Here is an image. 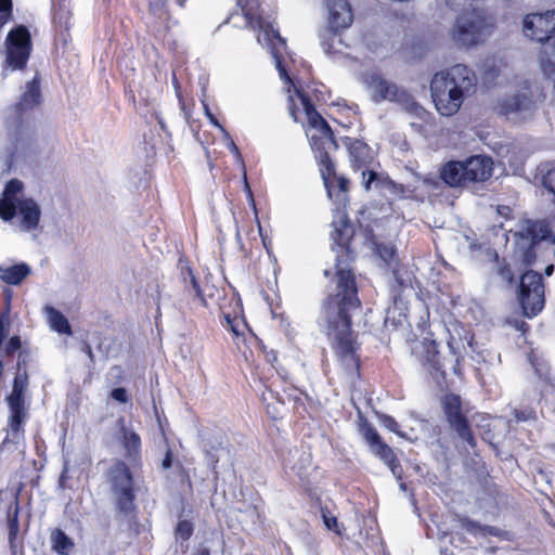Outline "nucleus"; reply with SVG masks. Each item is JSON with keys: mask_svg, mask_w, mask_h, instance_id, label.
<instances>
[{"mask_svg": "<svg viewBox=\"0 0 555 555\" xmlns=\"http://www.w3.org/2000/svg\"><path fill=\"white\" fill-rule=\"evenodd\" d=\"M331 238L337 246L333 272L335 294H330L323 302L320 325L333 339V347L346 370L358 372L360 364L356 353V343L350 330V312L360 306L354 274L350 262L349 242L353 227L344 210L337 209L332 221Z\"/></svg>", "mask_w": 555, "mask_h": 555, "instance_id": "1", "label": "nucleus"}, {"mask_svg": "<svg viewBox=\"0 0 555 555\" xmlns=\"http://www.w3.org/2000/svg\"><path fill=\"white\" fill-rule=\"evenodd\" d=\"M476 88L477 76L464 64H455L436 73L430 81L435 107L440 115L447 117L455 115Z\"/></svg>", "mask_w": 555, "mask_h": 555, "instance_id": "2", "label": "nucleus"}, {"mask_svg": "<svg viewBox=\"0 0 555 555\" xmlns=\"http://www.w3.org/2000/svg\"><path fill=\"white\" fill-rule=\"evenodd\" d=\"M280 52L283 59V65L285 68L286 77H282L281 73H279L280 78L284 80L286 83L294 87L298 98L301 101V104L304 106L305 113L308 117V121L310 127L312 128L313 132L309 135L310 139V145L314 153L315 158L319 160L320 165L322 166V176L324 179V184L327 190V194L330 197H332V188L328 184L327 178L325 175H331L333 171V163L330 158V153L332 151L337 150L338 145L334 139L333 131L331 127L328 126L327 121L315 111L314 106L310 102L309 98L296 87V85L293 82L292 78L289 77L287 73V60L291 59V54L286 51V47L280 48ZM278 72H280L278 69Z\"/></svg>", "mask_w": 555, "mask_h": 555, "instance_id": "3", "label": "nucleus"}, {"mask_svg": "<svg viewBox=\"0 0 555 555\" xmlns=\"http://www.w3.org/2000/svg\"><path fill=\"white\" fill-rule=\"evenodd\" d=\"M241 14L235 12L229 16L234 26L251 27L258 31L257 41L267 47L274 60L276 69L286 77L280 48H285V40L273 27L270 15H267L260 0H236Z\"/></svg>", "mask_w": 555, "mask_h": 555, "instance_id": "4", "label": "nucleus"}, {"mask_svg": "<svg viewBox=\"0 0 555 555\" xmlns=\"http://www.w3.org/2000/svg\"><path fill=\"white\" fill-rule=\"evenodd\" d=\"M363 83L375 103L383 101H390L398 103L405 112L421 117L424 114V108L413 99V96L405 90L398 88V86L376 72L367 73L363 76Z\"/></svg>", "mask_w": 555, "mask_h": 555, "instance_id": "5", "label": "nucleus"}, {"mask_svg": "<svg viewBox=\"0 0 555 555\" xmlns=\"http://www.w3.org/2000/svg\"><path fill=\"white\" fill-rule=\"evenodd\" d=\"M116 508L122 514L134 511L135 488L131 468L122 460H115L105 474Z\"/></svg>", "mask_w": 555, "mask_h": 555, "instance_id": "6", "label": "nucleus"}, {"mask_svg": "<svg viewBox=\"0 0 555 555\" xmlns=\"http://www.w3.org/2000/svg\"><path fill=\"white\" fill-rule=\"evenodd\" d=\"M5 65L2 69V77L5 78L8 69H23L29 59L31 51V38L24 25L11 29L5 38Z\"/></svg>", "mask_w": 555, "mask_h": 555, "instance_id": "7", "label": "nucleus"}, {"mask_svg": "<svg viewBox=\"0 0 555 555\" xmlns=\"http://www.w3.org/2000/svg\"><path fill=\"white\" fill-rule=\"evenodd\" d=\"M518 301L525 317H537L544 308V284L542 275L535 271L525 272L519 282Z\"/></svg>", "mask_w": 555, "mask_h": 555, "instance_id": "8", "label": "nucleus"}, {"mask_svg": "<svg viewBox=\"0 0 555 555\" xmlns=\"http://www.w3.org/2000/svg\"><path fill=\"white\" fill-rule=\"evenodd\" d=\"M40 103V85L37 76L27 82L20 102L10 108L7 117V128L12 135H17L26 120L27 112Z\"/></svg>", "mask_w": 555, "mask_h": 555, "instance_id": "9", "label": "nucleus"}, {"mask_svg": "<svg viewBox=\"0 0 555 555\" xmlns=\"http://www.w3.org/2000/svg\"><path fill=\"white\" fill-rule=\"evenodd\" d=\"M361 435L370 448V451L383 461L398 479L401 478L402 469L392 449L382 439L377 430L369 423L360 428Z\"/></svg>", "mask_w": 555, "mask_h": 555, "instance_id": "10", "label": "nucleus"}, {"mask_svg": "<svg viewBox=\"0 0 555 555\" xmlns=\"http://www.w3.org/2000/svg\"><path fill=\"white\" fill-rule=\"evenodd\" d=\"M555 30V10H547L544 13H530L524 18V35L531 40L543 43L552 39L551 34Z\"/></svg>", "mask_w": 555, "mask_h": 555, "instance_id": "11", "label": "nucleus"}, {"mask_svg": "<svg viewBox=\"0 0 555 555\" xmlns=\"http://www.w3.org/2000/svg\"><path fill=\"white\" fill-rule=\"evenodd\" d=\"M443 411L447 421L451 428H453L457 436L469 447L475 448L476 440L472 434L467 418L461 411V398L456 395L450 393L443 398Z\"/></svg>", "mask_w": 555, "mask_h": 555, "instance_id": "12", "label": "nucleus"}, {"mask_svg": "<svg viewBox=\"0 0 555 555\" xmlns=\"http://www.w3.org/2000/svg\"><path fill=\"white\" fill-rule=\"evenodd\" d=\"M348 151L351 167L354 171H361L362 184L365 190H369L377 177L376 172L370 169L373 160L370 146L361 140H353L349 143Z\"/></svg>", "mask_w": 555, "mask_h": 555, "instance_id": "13", "label": "nucleus"}, {"mask_svg": "<svg viewBox=\"0 0 555 555\" xmlns=\"http://www.w3.org/2000/svg\"><path fill=\"white\" fill-rule=\"evenodd\" d=\"M119 430L116 439L124 449V456L133 465L141 459V438L132 428L126 426L124 418L118 421Z\"/></svg>", "mask_w": 555, "mask_h": 555, "instance_id": "14", "label": "nucleus"}, {"mask_svg": "<svg viewBox=\"0 0 555 555\" xmlns=\"http://www.w3.org/2000/svg\"><path fill=\"white\" fill-rule=\"evenodd\" d=\"M328 25L333 30L348 28L353 20L350 4L346 0H327Z\"/></svg>", "mask_w": 555, "mask_h": 555, "instance_id": "15", "label": "nucleus"}, {"mask_svg": "<svg viewBox=\"0 0 555 555\" xmlns=\"http://www.w3.org/2000/svg\"><path fill=\"white\" fill-rule=\"evenodd\" d=\"M183 280V295L181 301H184L191 309L198 307H207V300L203 291L193 274L192 270L188 268L182 271Z\"/></svg>", "mask_w": 555, "mask_h": 555, "instance_id": "16", "label": "nucleus"}, {"mask_svg": "<svg viewBox=\"0 0 555 555\" xmlns=\"http://www.w3.org/2000/svg\"><path fill=\"white\" fill-rule=\"evenodd\" d=\"M492 165L491 158L486 156H472L463 162L467 183L489 179L492 175Z\"/></svg>", "mask_w": 555, "mask_h": 555, "instance_id": "17", "label": "nucleus"}, {"mask_svg": "<svg viewBox=\"0 0 555 555\" xmlns=\"http://www.w3.org/2000/svg\"><path fill=\"white\" fill-rule=\"evenodd\" d=\"M515 235L527 241V245L530 248L538 242L547 240L551 236V231L544 221L525 220L519 224V230Z\"/></svg>", "mask_w": 555, "mask_h": 555, "instance_id": "18", "label": "nucleus"}, {"mask_svg": "<svg viewBox=\"0 0 555 555\" xmlns=\"http://www.w3.org/2000/svg\"><path fill=\"white\" fill-rule=\"evenodd\" d=\"M7 401L10 409L9 434L16 437L20 436L23 429V423L27 417L25 399L8 397Z\"/></svg>", "mask_w": 555, "mask_h": 555, "instance_id": "19", "label": "nucleus"}, {"mask_svg": "<svg viewBox=\"0 0 555 555\" xmlns=\"http://www.w3.org/2000/svg\"><path fill=\"white\" fill-rule=\"evenodd\" d=\"M17 211L22 217V227L24 230L29 231L38 227L41 216V210L38 204L31 199L26 198L17 202Z\"/></svg>", "mask_w": 555, "mask_h": 555, "instance_id": "20", "label": "nucleus"}, {"mask_svg": "<svg viewBox=\"0 0 555 555\" xmlns=\"http://www.w3.org/2000/svg\"><path fill=\"white\" fill-rule=\"evenodd\" d=\"M533 103L527 94H517L502 100L500 103V113L509 117L515 114L530 113Z\"/></svg>", "mask_w": 555, "mask_h": 555, "instance_id": "21", "label": "nucleus"}, {"mask_svg": "<svg viewBox=\"0 0 555 555\" xmlns=\"http://www.w3.org/2000/svg\"><path fill=\"white\" fill-rule=\"evenodd\" d=\"M441 179L450 186H461L467 183L463 162L447 163L440 172Z\"/></svg>", "mask_w": 555, "mask_h": 555, "instance_id": "22", "label": "nucleus"}, {"mask_svg": "<svg viewBox=\"0 0 555 555\" xmlns=\"http://www.w3.org/2000/svg\"><path fill=\"white\" fill-rule=\"evenodd\" d=\"M539 62L543 74L547 78L555 79V36L542 47Z\"/></svg>", "mask_w": 555, "mask_h": 555, "instance_id": "23", "label": "nucleus"}, {"mask_svg": "<svg viewBox=\"0 0 555 555\" xmlns=\"http://www.w3.org/2000/svg\"><path fill=\"white\" fill-rule=\"evenodd\" d=\"M422 363L435 380L439 382L444 377V373L441 370L439 361V352L435 343H431L426 347V356L422 359Z\"/></svg>", "mask_w": 555, "mask_h": 555, "instance_id": "24", "label": "nucleus"}, {"mask_svg": "<svg viewBox=\"0 0 555 555\" xmlns=\"http://www.w3.org/2000/svg\"><path fill=\"white\" fill-rule=\"evenodd\" d=\"M29 273L30 268L26 263L0 267V279L11 285L20 284Z\"/></svg>", "mask_w": 555, "mask_h": 555, "instance_id": "25", "label": "nucleus"}, {"mask_svg": "<svg viewBox=\"0 0 555 555\" xmlns=\"http://www.w3.org/2000/svg\"><path fill=\"white\" fill-rule=\"evenodd\" d=\"M44 312L47 314L49 325L53 331L65 335L73 334L69 322L63 313L51 306H47L44 308Z\"/></svg>", "mask_w": 555, "mask_h": 555, "instance_id": "26", "label": "nucleus"}, {"mask_svg": "<svg viewBox=\"0 0 555 555\" xmlns=\"http://www.w3.org/2000/svg\"><path fill=\"white\" fill-rule=\"evenodd\" d=\"M337 31L328 28L321 36V46L327 55L334 56L343 52L344 42Z\"/></svg>", "mask_w": 555, "mask_h": 555, "instance_id": "27", "label": "nucleus"}, {"mask_svg": "<svg viewBox=\"0 0 555 555\" xmlns=\"http://www.w3.org/2000/svg\"><path fill=\"white\" fill-rule=\"evenodd\" d=\"M53 548L60 554H66L73 547L70 539L60 529L52 534Z\"/></svg>", "mask_w": 555, "mask_h": 555, "instance_id": "28", "label": "nucleus"}, {"mask_svg": "<svg viewBox=\"0 0 555 555\" xmlns=\"http://www.w3.org/2000/svg\"><path fill=\"white\" fill-rule=\"evenodd\" d=\"M495 263H496V274L500 276L501 281L506 285L512 286L515 283L514 274L512 272L511 267L505 261V259H500L498 254H495Z\"/></svg>", "mask_w": 555, "mask_h": 555, "instance_id": "29", "label": "nucleus"}, {"mask_svg": "<svg viewBox=\"0 0 555 555\" xmlns=\"http://www.w3.org/2000/svg\"><path fill=\"white\" fill-rule=\"evenodd\" d=\"M28 386V376L26 373H17L13 380V388L8 397L25 399L24 393Z\"/></svg>", "mask_w": 555, "mask_h": 555, "instance_id": "30", "label": "nucleus"}, {"mask_svg": "<svg viewBox=\"0 0 555 555\" xmlns=\"http://www.w3.org/2000/svg\"><path fill=\"white\" fill-rule=\"evenodd\" d=\"M461 528L472 534H482L488 532L487 527L481 526L479 522L472 520L467 517L460 518ZM491 533V531H489Z\"/></svg>", "mask_w": 555, "mask_h": 555, "instance_id": "31", "label": "nucleus"}, {"mask_svg": "<svg viewBox=\"0 0 555 555\" xmlns=\"http://www.w3.org/2000/svg\"><path fill=\"white\" fill-rule=\"evenodd\" d=\"M17 210V204L14 203L12 199L2 198L0 199V217L9 221L11 220Z\"/></svg>", "mask_w": 555, "mask_h": 555, "instance_id": "32", "label": "nucleus"}, {"mask_svg": "<svg viewBox=\"0 0 555 555\" xmlns=\"http://www.w3.org/2000/svg\"><path fill=\"white\" fill-rule=\"evenodd\" d=\"M376 251L380 259L387 263L390 264L396 256L395 247L391 244H384V243H376Z\"/></svg>", "mask_w": 555, "mask_h": 555, "instance_id": "33", "label": "nucleus"}, {"mask_svg": "<svg viewBox=\"0 0 555 555\" xmlns=\"http://www.w3.org/2000/svg\"><path fill=\"white\" fill-rule=\"evenodd\" d=\"M23 183L17 179H12L9 181L3 191V197L7 199L14 201L15 196L22 192Z\"/></svg>", "mask_w": 555, "mask_h": 555, "instance_id": "34", "label": "nucleus"}, {"mask_svg": "<svg viewBox=\"0 0 555 555\" xmlns=\"http://www.w3.org/2000/svg\"><path fill=\"white\" fill-rule=\"evenodd\" d=\"M378 421L380 425H383L385 428H387L389 431H392L397 434L398 436L403 437V434L399 430V424L396 422V420L387 414H378Z\"/></svg>", "mask_w": 555, "mask_h": 555, "instance_id": "35", "label": "nucleus"}, {"mask_svg": "<svg viewBox=\"0 0 555 555\" xmlns=\"http://www.w3.org/2000/svg\"><path fill=\"white\" fill-rule=\"evenodd\" d=\"M514 417L516 423L534 422L537 420V413L532 409H515Z\"/></svg>", "mask_w": 555, "mask_h": 555, "instance_id": "36", "label": "nucleus"}, {"mask_svg": "<svg viewBox=\"0 0 555 555\" xmlns=\"http://www.w3.org/2000/svg\"><path fill=\"white\" fill-rule=\"evenodd\" d=\"M193 533V526L188 520L179 521L176 529V537L181 540H189Z\"/></svg>", "mask_w": 555, "mask_h": 555, "instance_id": "37", "label": "nucleus"}, {"mask_svg": "<svg viewBox=\"0 0 555 555\" xmlns=\"http://www.w3.org/2000/svg\"><path fill=\"white\" fill-rule=\"evenodd\" d=\"M18 519H17V507L14 511V514H9V541L13 546L14 540L18 533Z\"/></svg>", "mask_w": 555, "mask_h": 555, "instance_id": "38", "label": "nucleus"}, {"mask_svg": "<svg viewBox=\"0 0 555 555\" xmlns=\"http://www.w3.org/2000/svg\"><path fill=\"white\" fill-rule=\"evenodd\" d=\"M204 113L211 125L218 128L224 138H229V132L224 129V127L218 121L216 116L210 112L208 104L205 101H202Z\"/></svg>", "mask_w": 555, "mask_h": 555, "instance_id": "39", "label": "nucleus"}, {"mask_svg": "<svg viewBox=\"0 0 555 555\" xmlns=\"http://www.w3.org/2000/svg\"><path fill=\"white\" fill-rule=\"evenodd\" d=\"M532 366L535 370V373L540 378H543L547 382H550L552 385H555V380L553 382L550 375V367L546 363H538L534 361H531Z\"/></svg>", "mask_w": 555, "mask_h": 555, "instance_id": "40", "label": "nucleus"}, {"mask_svg": "<svg viewBox=\"0 0 555 555\" xmlns=\"http://www.w3.org/2000/svg\"><path fill=\"white\" fill-rule=\"evenodd\" d=\"M322 518L328 530H333L334 532L339 533L338 522L335 516H332L330 513L322 511Z\"/></svg>", "mask_w": 555, "mask_h": 555, "instance_id": "41", "label": "nucleus"}, {"mask_svg": "<svg viewBox=\"0 0 555 555\" xmlns=\"http://www.w3.org/2000/svg\"><path fill=\"white\" fill-rule=\"evenodd\" d=\"M111 397L120 402V403H127L128 402V393L127 390L122 387H118L112 390Z\"/></svg>", "mask_w": 555, "mask_h": 555, "instance_id": "42", "label": "nucleus"}, {"mask_svg": "<svg viewBox=\"0 0 555 555\" xmlns=\"http://www.w3.org/2000/svg\"><path fill=\"white\" fill-rule=\"evenodd\" d=\"M165 0H149L150 10L155 15H162L165 8Z\"/></svg>", "mask_w": 555, "mask_h": 555, "instance_id": "43", "label": "nucleus"}, {"mask_svg": "<svg viewBox=\"0 0 555 555\" xmlns=\"http://www.w3.org/2000/svg\"><path fill=\"white\" fill-rule=\"evenodd\" d=\"M543 184L550 191H555V169L547 171V173L543 177Z\"/></svg>", "mask_w": 555, "mask_h": 555, "instance_id": "44", "label": "nucleus"}, {"mask_svg": "<svg viewBox=\"0 0 555 555\" xmlns=\"http://www.w3.org/2000/svg\"><path fill=\"white\" fill-rule=\"evenodd\" d=\"M228 140V147L229 150L231 151V153H233L236 157V159L241 163H243V158H242V155L240 153V150L238 147L236 146V144L234 143V141L231 139V137L229 135V138H225Z\"/></svg>", "mask_w": 555, "mask_h": 555, "instance_id": "45", "label": "nucleus"}, {"mask_svg": "<svg viewBox=\"0 0 555 555\" xmlns=\"http://www.w3.org/2000/svg\"><path fill=\"white\" fill-rule=\"evenodd\" d=\"M8 348L11 351L20 349L21 348V339H20V337L18 336L11 337L10 340H9V344H8Z\"/></svg>", "mask_w": 555, "mask_h": 555, "instance_id": "46", "label": "nucleus"}, {"mask_svg": "<svg viewBox=\"0 0 555 555\" xmlns=\"http://www.w3.org/2000/svg\"><path fill=\"white\" fill-rule=\"evenodd\" d=\"M206 457H207V461H208V465L215 469L216 468V464L218 463V456L210 452V451H206Z\"/></svg>", "mask_w": 555, "mask_h": 555, "instance_id": "47", "label": "nucleus"}, {"mask_svg": "<svg viewBox=\"0 0 555 555\" xmlns=\"http://www.w3.org/2000/svg\"><path fill=\"white\" fill-rule=\"evenodd\" d=\"M171 464H172V454H171V451L168 450L165 454V457L163 459L162 466L164 469H168L169 467H171Z\"/></svg>", "mask_w": 555, "mask_h": 555, "instance_id": "48", "label": "nucleus"}, {"mask_svg": "<svg viewBox=\"0 0 555 555\" xmlns=\"http://www.w3.org/2000/svg\"><path fill=\"white\" fill-rule=\"evenodd\" d=\"M12 12H0V29L11 21Z\"/></svg>", "mask_w": 555, "mask_h": 555, "instance_id": "49", "label": "nucleus"}, {"mask_svg": "<svg viewBox=\"0 0 555 555\" xmlns=\"http://www.w3.org/2000/svg\"><path fill=\"white\" fill-rule=\"evenodd\" d=\"M0 12H12V0H0Z\"/></svg>", "mask_w": 555, "mask_h": 555, "instance_id": "50", "label": "nucleus"}, {"mask_svg": "<svg viewBox=\"0 0 555 555\" xmlns=\"http://www.w3.org/2000/svg\"><path fill=\"white\" fill-rule=\"evenodd\" d=\"M337 181H338L339 191L341 193H346L347 190H348L349 181L346 178H344V177H339Z\"/></svg>", "mask_w": 555, "mask_h": 555, "instance_id": "51", "label": "nucleus"}, {"mask_svg": "<svg viewBox=\"0 0 555 555\" xmlns=\"http://www.w3.org/2000/svg\"><path fill=\"white\" fill-rule=\"evenodd\" d=\"M244 184H245V190L247 192V195L253 204V206L255 207V201H254V197H253V193H251V190L249 188V184L247 182V177H246V173L244 172Z\"/></svg>", "mask_w": 555, "mask_h": 555, "instance_id": "52", "label": "nucleus"}, {"mask_svg": "<svg viewBox=\"0 0 555 555\" xmlns=\"http://www.w3.org/2000/svg\"><path fill=\"white\" fill-rule=\"evenodd\" d=\"M193 555H210V551L207 546L199 545L193 553Z\"/></svg>", "mask_w": 555, "mask_h": 555, "instance_id": "53", "label": "nucleus"}, {"mask_svg": "<svg viewBox=\"0 0 555 555\" xmlns=\"http://www.w3.org/2000/svg\"><path fill=\"white\" fill-rule=\"evenodd\" d=\"M498 211L500 215H507L511 211V209L507 206H500L498 208Z\"/></svg>", "mask_w": 555, "mask_h": 555, "instance_id": "54", "label": "nucleus"}, {"mask_svg": "<svg viewBox=\"0 0 555 555\" xmlns=\"http://www.w3.org/2000/svg\"><path fill=\"white\" fill-rule=\"evenodd\" d=\"M4 335H5V326L3 324L2 321H0V341L2 343V339L4 338Z\"/></svg>", "mask_w": 555, "mask_h": 555, "instance_id": "55", "label": "nucleus"}, {"mask_svg": "<svg viewBox=\"0 0 555 555\" xmlns=\"http://www.w3.org/2000/svg\"><path fill=\"white\" fill-rule=\"evenodd\" d=\"M553 272H554V266H553V264H548V266L545 268V270H544V273H545V275H547V276L552 275V274H553Z\"/></svg>", "mask_w": 555, "mask_h": 555, "instance_id": "56", "label": "nucleus"}, {"mask_svg": "<svg viewBox=\"0 0 555 555\" xmlns=\"http://www.w3.org/2000/svg\"><path fill=\"white\" fill-rule=\"evenodd\" d=\"M448 347H449V349L451 350V352H452L453 354H456V351H455V348H454V346H453L452 340H449V341H448Z\"/></svg>", "mask_w": 555, "mask_h": 555, "instance_id": "57", "label": "nucleus"}, {"mask_svg": "<svg viewBox=\"0 0 555 555\" xmlns=\"http://www.w3.org/2000/svg\"><path fill=\"white\" fill-rule=\"evenodd\" d=\"M225 320H227V322L231 325V330L233 331V333L237 334L236 330H235V328H234V326L231 324L230 315H225Z\"/></svg>", "mask_w": 555, "mask_h": 555, "instance_id": "58", "label": "nucleus"}, {"mask_svg": "<svg viewBox=\"0 0 555 555\" xmlns=\"http://www.w3.org/2000/svg\"><path fill=\"white\" fill-rule=\"evenodd\" d=\"M86 349H87V354L89 356L90 359H92L93 358V353H92V350H91L90 346H87Z\"/></svg>", "mask_w": 555, "mask_h": 555, "instance_id": "59", "label": "nucleus"}, {"mask_svg": "<svg viewBox=\"0 0 555 555\" xmlns=\"http://www.w3.org/2000/svg\"><path fill=\"white\" fill-rule=\"evenodd\" d=\"M324 275H325L326 278H330V276L332 275V270H331V269H325V270H324Z\"/></svg>", "mask_w": 555, "mask_h": 555, "instance_id": "60", "label": "nucleus"}, {"mask_svg": "<svg viewBox=\"0 0 555 555\" xmlns=\"http://www.w3.org/2000/svg\"><path fill=\"white\" fill-rule=\"evenodd\" d=\"M157 120H158V124L160 125V127L164 129L165 128V124H164L163 119L157 116Z\"/></svg>", "mask_w": 555, "mask_h": 555, "instance_id": "61", "label": "nucleus"}, {"mask_svg": "<svg viewBox=\"0 0 555 555\" xmlns=\"http://www.w3.org/2000/svg\"><path fill=\"white\" fill-rule=\"evenodd\" d=\"M400 488L404 491V490L406 489L405 483H403V482H402V483H400Z\"/></svg>", "mask_w": 555, "mask_h": 555, "instance_id": "62", "label": "nucleus"}, {"mask_svg": "<svg viewBox=\"0 0 555 555\" xmlns=\"http://www.w3.org/2000/svg\"><path fill=\"white\" fill-rule=\"evenodd\" d=\"M525 327H528V325L526 324V322H522V323H521V327H520V328H521V330H525Z\"/></svg>", "mask_w": 555, "mask_h": 555, "instance_id": "63", "label": "nucleus"}, {"mask_svg": "<svg viewBox=\"0 0 555 555\" xmlns=\"http://www.w3.org/2000/svg\"><path fill=\"white\" fill-rule=\"evenodd\" d=\"M255 515L259 518L260 514L257 509L254 511Z\"/></svg>", "mask_w": 555, "mask_h": 555, "instance_id": "64", "label": "nucleus"}]
</instances>
